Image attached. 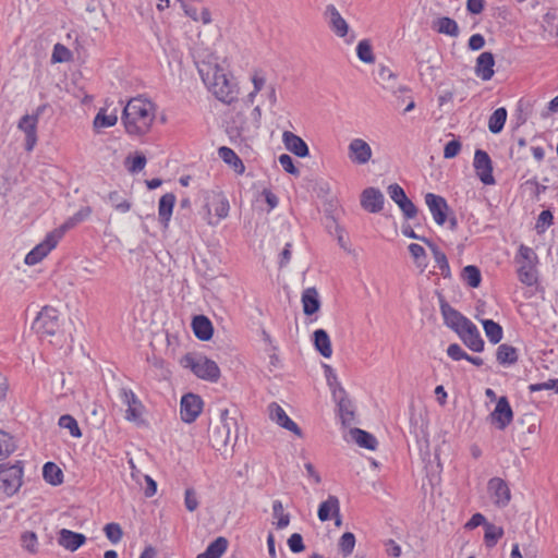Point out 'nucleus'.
I'll return each instance as SVG.
<instances>
[{
    "instance_id": "obj_62",
    "label": "nucleus",
    "mask_w": 558,
    "mask_h": 558,
    "mask_svg": "<svg viewBox=\"0 0 558 558\" xmlns=\"http://www.w3.org/2000/svg\"><path fill=\"white\" fill-rule=\"evenodd\" d=\"M531 390L539 391V390H555L558 393V378L557 379H548L542 384H536L531 386Z\"/></svg>"
},
{
    "instance_id": "obj_16",
    "label": "nucleus",
    "mask_w": 558,
    "mask_h": 558,
    "mask_svg": "<svg viewBox=\"0 0 558 558\" xmlns=\"http://www.w3.org/2000/svg\"><path fill=\"white\" fill-rule=\"evenodd\" d=\"M490 417L492 422L495 423L499 429H505L512 422L513 412L506 397L498 399Z\"/></svg>"
},
{
    "instance_id": "obj_44",
    "label": "nucleus",
    "mask_w": 558,
    "mask_h": 558,
    "mask_svg": "<svg viewBox=\"0 0 558 558\" xmlns=\"http://www.w3.org/2000/svg\"><path fill=\"white\" fill-rule=\"evenodd\" d=\"M274 517L277 519V529H286L290 523V515L283 512V506L280 500L272 502Z\"/></svg>"
},
{
    "instance_id": "obj_1",
    "label": "nucleus",
    "mask_w": 558,
    "mask_h": 558,
    "mask_svg": "<svg viewBox=\"0 0 558 558\" xmlns=\"http://www.w3.org/2000/svg\"><path fill=\"white\" fill-rule=\"evenodd\" d=\"M197 69L204 84L218 100L230 105L236 99V85L227 77L216 61H202L197 64Z\"/></svg>"
},
{
    "instance_id": "obj_3",
    "label": "nucleus",
    "mask_w": 558,
    "mask_h": 558,
    "mask_svg": "<svg viewBox=\"0 0 558 558\" xmlns=\"http://www.w3.org/2000/svg\"><path fill=\"white\" fill-rule=\"evenodd\" d=\"M182 365L190 368L192 373L207 381L215 383L220 377V369L217 363L201 354H187L182 360Z\"/></svg>"
},
{
    "instance_id": "obj_20",
    "label": "nucleus",
    "mask_w": 558,
    "mask_h": 558,
    "mask_svg": "<svg viewBox=\"0 0 558 558\" xmlns=\"http://www.w3.org/2000/svg\"><path fill=\"white\" fill-rule=\"evenodd\" d=\"M86 542V537L82 533L62 529L59 532L58 544L66 550L75 551Z\"/></svg>"
},
{
    "instance_id": "obj_54",
    "label": "nucleus",
    "mask_w": 558,
    "mask_h": 558,
    "mask_svg": "<svg viewBox=\"0 0 558 558\" xmlns=\"http://www.w3.org/2000/svg\"><path fill=\"white\" fill-rule=\"evenodd\" d=\"M388 194L397 205H400V203L408 198L404 190L397 183L390 184L388 186Z\"/></svg>"
},
{
    "instance_id": "obj_8",
    "label": "nucleus",
    "mask_w": 558,
    "mask_h": 558,
    "mask_svg": "<svg viewBox=\"0 0 558 558\" xmlns=\"http://www.w3.org/2000/svg\"><path fill=\"white\" fill-rule=\"evenodd\" d=\"M204 402L196 393H185L180 401V416L184 423L191 424L197 420L203 411Z\"/></svg>"
},
{
    "instance_id": "obj_59",
    "label": "nucleus",
    "mask_w": 558,
    "mask_h": 558,
    "mask_svg": "<svg viewBox=\"0 0 558 558\" xmlns=\"http://www.w3.org/2000/svg\"><path fill=\"white\" fill-rule=\"evenodd\" d=\"M407 219H413L417 215V208L413 202L407 198L404 202L398 205Z\"/></svg>"
},
{
    "instance_id": "obj_56",
    "label": "nucleus",
    "mask_w": 558,
    "mask_h": 558,
    "mask_svg": "<svg viewBox=\"0 0 558 558\" xmlns=\"http://www.w3.org/2000/svg\"><path fill=\"white\" fill-rule=\"evenodd\" d=\"M279 162L282 166V168L286 170V172L293 174V175L300 174V170L294 166L293 159L290 155H288V154L280 155Z\"/></svg>"
},
{
    "instance_id": "obj_17",
    "label": "nucleus",
    "mask_w": 558,
    "mask_h": 558,
    "mask_svg": "<svg viewBox=\"0 0 558 558\" xmlns=\"http://www.w3.org/2000/svg\"><path fill=\"white\" fill-rule=\"evenodd\" d=\"M385 197L379 189L367 187L361 194V206L368 213L376 214L383 210Z\"/></svg>"
},
{
    "instance_id": "obj_57",
    "label": "nucleus",
    "mask_w": 558,
    "mask_h": 558,
    "mask_svg": "<svg viewBox=\"0 0 558 558\" xmlns=\"http://www.w3.org/2000/svg\"><path fill=\"white\" fill-rule=\"evenodd\" d=\"M461 150V143L458 140H452L445 145L444 157L446 159L454 158Z\"/></svg>"
},
{
    "instance_id": "obj_6",
    "label": "nucleus",
    "mask_w": 558,
    "mask_h": 558,
    "mask_svg": "<svg viewBox=\"0 0 558 558\" xmlns=\"http://www.w3.org/2000/svg\"><path fill=\"white\" fill-rule=\"evenodd\" d=\"M121 403L125 407V420L133 423L142 422L145 405L130 388H121L119 391Z\"/></svg>"
},
{
    "instance_id": "obj_19",
    "label": "nucleus",
    "mask_w": 558,
    "mask_h": 558,
    "mask_svg": "<svg viewBox=\"0 0 558 558\" xmlns=\"http://www.w3.org/2000/svg\"><path fill=\"white\" fill-rule=\"evenodd\" d=\"M58 242L48 233L45 240L37 244L25 257V264L35 265L46 257L56 246Z\"/></svg>"
},
{
    "instance_id": "obj_25",
    "label": "nucleus",
    "mask_w": 558,
    "mask_h": 558,
    "mask_svg": "<svg viewBox=\"0 0 558 558\" xmlns=\"http://www.w3.org/2000/svg\"><path fill=\"white\" fill-rule=\"evenodd\" d=\"M192 329L197 339L207 341L213 337L214 328L211 322L204 315L193 318Z\"/></svg>"
},
{
    "instance_id": "obj_64",
    "label": "nucleus",
    "mask_w": 558,
    "mask_h": 558,
    "mask_svg": "<svg viewBox=\"0 0 558 558\" xmlns=\"http://www.w3.org/2000/svg\"><path fill=\"white\" fill-rule=\"evenodd\" d=\"M461 279H481V270L477 266H465L460 275Z\"/></svg>"
},
{
    "instance_id": "obj_29",
    "label": "nucleus",
    "mask_w": 558,
    "mask_h": 558,
    "mask_svg": "<svg viewBox=\"0 0 558 558\" xmlns=\"http://www.w3.org/2000/svg\"><path fill=\"white\" fill-rule=\"evenodd\" d=\"M301 301L306 315L315 314L320 307L319 295L315 288L304 290Z\"/></svg>"
},
{
    "instance_id": "obj_37",
    "label": "nucleus",
    "mask_w": 558,
    "mask_h": 558,
    "mask_svg": "<svg viewBox=\"0 0 558 558\" xmlns=\"http://www.w3.org/2000/svg\"><path fill=\"white\" fill-rule=\"evenodd\" d=\"M507 120V110L504 107L496 109L488 121V129L492 133L498 134L502 131Z\"/></svg>"
},
{
    "instance_id": "obj_26",
    "label": "nucleus",
    "mask_w": 558,
    "mask_h": 558,
    "mask_svg": "<svg viewBox=\"0 0 558 558\" xmlns=\"http://www.w3.org/2000/svg\"><path fill=\"white\" fill-rule=\"evenodd\" d=\"M213 205L215 206V214H216V217H217V220L214 221L211 219V208H210V205L209 204H206L205 208H206V219H207V222L209 225H216L219 220L226 218L228 216V213H229V202L226 197L221 196V195H217L215 198H214V203Z\"/></svg>"
},
{
    "instance_id": "obj_49",
    "label": "nucleus",
    "mask_w": 558,
    "mask_h": 558,
    "mask_svg": "<svg viewBox=\"0 0 558 558\" xmlns=\"http://www.w3.org/2000/svg\"><path fill=\"white\" fill-rule=\"evenodd\" d=\"M526 141L521 137L518 140L517 147H512L510 149V158L520 161L527 158V150H526Z\"/></svg>"
},
{
    "instance_id": "obj_38",
    "label": "nucleus",
    "mask_w": 558,
    "mask_h": 558,
    "mask_svg": "<svg viewBox=\"0 0 558 558\" xmlns=\"http://www.w3.org/2000/svg\"><path fill=\"white\" fill-rule=\"evenodd\" d=\"M497 361L501 365L514 364L518 361L517 349L505 343L500 344L497 349Z\"/></svg>"
},
{
    "instance_id": "obj_21",
    "label": "nucleus",
    "mask_w": 558,
    "mask_h": 558,
    "mask_svg": "<svg viewBox=\"0 0 558 558\" xmlns=\"http://www.w3.org/2000/svg\"><path fill=\"white\" fill-rule=\"evenodd\" d=\"M269 415H270V418L274 422H276L278 425H280L281 427H283L296 435H301V429L299 428L296 423H294L287 415L286 411L277 403H271L269 405Z\"/></svg>"
},
{
    "instance_id": "obj_51",
    "label": "nucleus",
    "mask_w": 558,
    "mask_h": 558,
    "mask_svg": "<svg viewBox=\"0 0 558 558\" xmlns=\"http://www.w3.org/2000/svg\"><path fill=\"white\" fill-rule=\"evenodd\" d=\"M198 498L194 488H186L184 493V506L187 511L193 512L198 508Z\"/></svg>"
},
{
    "instance_id": "obj_10",
    "label": "nucleus",
    "mask_w": 558,
    "mask_h": 558,
    "mask_svg": "<svg viewBox=\"0 0 558 558\" xmlns=\"http://www.w3.org/2000/svg\"><path fill=\"white\" fill-rule=\"evenodd\" d=\"M537 256L535 252L525 245H521L515 257L518 274L521 279H531L535 272Z\"/></svg>"
},
{
    "instance_id": "obj_31",
    "label": "nucleus",
    "mask_w": 558,
    "mask_h": 558,
    "mask_svg": "<svg viewBox=\"0 0 558 558\" xmlns=\"http://www.w3.org/2000/svg\"><path fill=\"white\" fill-rule=\"evenodd\" d=\"M218 155L226 163L231 166L236 173L242 174L244 172V163L231 148L222 146L218 149Z\"/></svg>"
},
{
    "instance_id": "obj_40",
    "label": "nucleus",
    "mask_w": 558,
    "mask_h": 558,
    "mask_svg": "<svg viewBox=\"0 0 558 558\" xmlns=\"http://www.w3.org/2000/svg\"><path fill=\"white\" fill-rule=\"evenodd\" d=\"M483 327L488 340L496 344L502 339V328L492 319L483 320Z\"/></svg>"
},
{
    "instance_id": "obj_36",
    "label": "nucleus",
    "mask_w": 558,
    "mask_h": 558,
    "mask_svg": "<svg viewBox=\"0 0 558 558\" xmlns=\"http://www.w3.org/2000/svg\"><path fill=\"white\" fill-rule=\"evenodd\" d=\"M227 549V541L223 537H218L208 545L204 553L199 554L196 558H220Z\"/></svg>"
},
{
    "instance_id": "obj_45",
    "label": "nucleus",
    "mask_w": 558,
    "mask_h": 558,
    "mask_svg": "<svg viewBox=\"0 0 558 558\" xmlns=\"http://www.w3.org/2000/svg\"><path fill=\"white\" fill-rule=\"evenodd\" d=\"M14 448L13 438L8 433L0 430V460L9 457Z\"/></svg>"
},
{
    "instance_id": "obj_30",
    "label": "nucleus",
    "mask_w": 558,
    "mask_h": 558,
    "mask_svg": "<svg viewBox=\"0 0 558 558\" xmlns=\"http://www.w3.org/2000/svg\"><path fill=\"white\" fill-rule=\"evenodd\" d=\"M314 344L316 350L326 359L332 355L331 341L328 333L324 329L314 331Z\"/></svg>"
},
{
    "instance_id": "obj_63",
    "label": "nucleus",
    "mask_w": 558,
    "mask_h": 558,
    "mask_svg": "<svg viewBox=\"0 0 558 558\" xmlns=\"http://www.w3.org/2000/svg\"><path fill=\"white\" fill-rule=\"evenodd\" d=\"M146 166V157L144 155H136L133 160H132V163L128 167V170L131 172V173H136V172H140L142 171Z\"/></svg>"
},
{
    "instance_id": "obj_35",
    "label": "nucleus",
    "mask_w": 558,
    "mask_h": 558,
    "mask_svg": "<svg viewBox=\"0 0 558 558\" xmlns=\"http://www.w3.org/2000/svg\"><path fill=\"white\" fill-rule=\"evenodd\" d=\"M484 544L487 548H493L497 545L498 541L504 536L505 532L501 526H497L490 522L484 527Z\"/></svg>"
},
{
    "instance_id": "obj_50",
    "label": "nucleus",
    "mask_w": 558,
    "mask_h": 558,
    "mask_svg": "<svg viewBox=\"0 0 558 558\" xmlns=\"http://www.w3.org/2000/svg\"><path fill=\"white\" fill-rule=\"evenodd\" d=\"M553 221H554V216L551 214V211L549 209H546V210H543L538 218H537V222H536V230L538 233H542L544 232L549 226L553 225Z\"/></svg>"
},
{
    "instance_id": "obj_5",
    "label": "nucleus",
    "mask_w": 558,
    "mask_h": 558,
    "mask_svg": "<svg viewBox=\"0 0 558 558\" xmlns=\"http://www.w3.org/2000/svg\"><path fill=\"white\" fill-rule=\"evenodd\" d=\"M32 328L43 337L54 336L60 329L58 311L50 306H45L33 322Z\"/></svg>"
},
{
    "instance_id": "obj_47",
    "label": "nucleus",
    "mask_w": 558,
    "mask_h": 558,
    "mask_svg": "<svg viewBox=\"0 0 558 558\" xmlns=\"http://www.w3.org/2000/svg\"><path fill=\"white\" fill-rule=\"evenodd\" d=\"M355 546V536L351 532L342 534L339 541V548L344 556L352 554Z\"/></svg>"
},
{
    "instance_id": "obj_48",
    "label": "nucleus",
    "mask_w": 558,
    "mask_h": 558,
    "mask_svg": "<svg viewBox=\"0 0 558 558\" xmlns=\"http://www.w3.org/2000/svg\"><path fill=\"white\" fill-rule=\"evenodd\" d=\"M106 537L112 543L118 544L123 535L122 529L118 523H108L104 527Z\"/></svg>"
},
{
    "instance_id": "obj_61",
    "label": "nucleus",
    "mask_w": 558,
    "mask_h": 558,
    "mask_svg": "<svg viewBox=\"0 0 558 558\" xmlns=\"http://www.w3.org/2000/svg\"><path fill=\"white\" fill-rule=\"evenodd\" d=\"M288 546L292 553H301L304 550L303 538L301 534L294 533L288 539Z\"/></svg>"
},
{
    "instance_id": "obj_11",
    "label": "nucleus",
    "mask_w": 558,
    "mask_h": 558,
    "mask_svg": "<svg viewBox=\"0 0 558 558\" xmlns=\"http://www.w3.org/2000/svg\"><path fill=\"white\" fill-rule=\"evenodd\" d=\"M373 156L372 147L362 138H353L348 146V158L354 165H365Z\"/></svg>"
},
{
    "instance_id": "obj_42",
    "label": "nucleus",
    "mask_w": 558,
    "mask_h": 558,
    "mask_svg": "<svg viewBox=\"0 0 558 558\" xmlns=\"http://www.w3.org/2000/svg\"><path fill=\"white\" fill-rule=\"evenodd\" d=\"M58 424L61 428L68 429L72 437L78 438L82 436L78 424L72 415H69V414L61 415Z\"/></svg>"
},
{
    "instance_id": "obj_4",
    "label": "nucleus",
    "mask_w": 558,
    "mask_h": 558,
    "mask_svg": "<svg viewBox=\"0 0 558 558\" xmlns=\"http://www.w3.org/2000/svg\"><path fill=\"white\" fill-rule=\"evenodd\" d=\"M23 468L16 464H0V497H11L22 486Z\"/></svg>"
},
{
    "instance_id": "obj_46",
    "label": "nucleus",
    "mask_w": 558,
    "mask_h": 558,
    "mask_svg": "<svg viewBox=\"0 0 558 558\" xmlns=\"http://www.w3.org/2000/svg\"><path fill=\"white\" fill-rule=\"evenodd\" d=\"M118 121V117L116 114H106L105 110H100L95 119H94V128H110L113 126Z\"/></svg>"
},
{
    "instance_id": "obj_32",
    "label": "nucleus",
    "mask_w": 558,
    "mask_h": 558,
    "mask_svg": "<svg viewBox=\"0 0 558 558\" xmlns=\"http://www.w3.org/2000/svg\"><path fill=\"white\" fill-rule=\"evenodd\" d=\"M433 28L439 34H445L451 37L459 35V27L454 20L444 16L433 22Z\"/></svg>"
},
{
    "instance_id": "obj_43",
    "label": "nucleus",
    "mask_w": 558,
    "mask_h": 558,
    "mask_svg": "<svg viewBox=\"0 0 558 558\" xmlns=\"http://www.w3.org/2000/svg\"><path fill=\"white\" fill-rule=\"evenodd\" d=\"M182 8L185 14L194 21H202L204 24H208L211 21L210 13L206 8H202L201 14H198L197 9L189 4V2L182 4Z\"/></svg>"
},
{
    "instance_id": "obj_18",
    "label": "nucleus",
    "mask_w": 558,
    "mask_h": 558,
    "mask_svg": "<svg viewBox=\"0 0 558 558\" xmlns=\"http://www.w3.org/2000/svg\"><path fill=\"white\" fill-rule=\"evenodd\" d=\"M38 117L26 114L19 122V129L25 133V149L32 151L37 143Z\"/></svg>"
},
{
    "instance_id": "obj_7",
    "label": "nucleus",
    "mask_w": 558,
    "mask_h": 558,
    "mask_svg": "<svg viewBox=\"0 0 558 558\" xmlns=\"http://www.w3.org/2000/svg\"><path fill=\"white\" fill-rule=\"evenodd\" d=\"M438 301L444 324L456 333H460L470 319L449 305L441 294H438Z\"/></svg>"
},
{
    "instance_id": "obj_39",
    "label": "nucleus",
    "mask_w": 558,
    "mask_h": 558,
    "mask_svg": "<svg viewBox=\"0 0 558 558\" xmlns=\"http://www.w3.org/2000/svg\"><path fill=\"white\" fill-rule=\"evenodd\" d=\"M21 547L29 554L38 551V537L33 531H24L20 535Z\"/></svg>"
},
{
    "instance_id": "obj_15",
    "label": "nucleus",
    "mask_w": 558,
    "mask_h": 558,
    "mask_svg": "<svg viewBox=\"0 0 558 558\" xmlns=\"http://www.w3.org/2000/svg\"><path fill=\"white\" fill-rule=\"evenodd\" d=\"M462 342L474 352H482L484 350V340L476 325L471 320L465 327L457 333Z\"/></svg>"
},
{
    "instance_id": "obj_33",
    "label": "nucleus",
    "mask_w": 558,
    "mask_h": 558,
    "mask_svg": "<svg viewBox=\"0 0 558 558\" xmlns=\"http://www.w3.org/2000/svg\"><path fill=\"white\" fill-rule=\"evenodd\" d=\"M352 439L362 448L368 450H375L378 441L371 433L365 432L360 428H354L351 430Z\"/></svg>"
},
{
    "instance_id": "obj_55",
    "label": "nucleus",
    "mask_w": 558,
    "mask_h": 558,
    "mask_svg": "<svg viewBox=\"0 0 558 558\" xmlns=\"http://www.w3.org/2000/svg\"><path fill=\"white\" fill-rule=\"evenodd\" d=\"M109 199L113 206L122 213H126L131 208V203L126 199H122L119 192L117 191H113L109 194Z\"/></svg>"
},
{
    "instance_id": "obj_13",
    "label": "nucleus",
    "mask_w": 558,
    "mask_h": 558,
    "mask_svg": "<svg viewBox=\"0 0 558 558\" xmlns=\"http://www.w3.org/2000/svg\"><path fill=\"white\" fill-rule=\"evenodd\" d=\"M487 489L490 498L497 507H506L510 501V489L507 483L500 477H493L488 481Z\"/></svg>"
},
{
    "instance_id": "obj_22",
    "label": "nucleus",
    "mask_w": 558,
    "mask_h": 558,
    "mask_svg": "<svg viewBox=\"0 0 558 558\" xmlns=\"http://www.w3.org/2000/svg\"><path fill=\"white\" fill-rule=\"evenodd\" d=\"M282 141L288 150L293 153L298 157H306L310 154L307 144L298 135L290 131H284L282 134Z\"/></svg>"
},
{
    "instance_id": "obj_27",
    "label": "nucleus",
    "mask_w": 558,
    "mask_h": 558,
    "mask_svg": "<svg viewBox=\"0 0 558 558\" xmlns=\"http://www.w3.org/2000/svg\"><path fill=\"white\" fill-rule=\"evenodd\" d=\"M339 512L340 501L338 497L330 495L319 505L317 515L322 522H325L333 518V515H338Z\"/></svg>"
},
{
    "instance_id": "obj_41",
    "label": "nucleus",
    "mask_w": 558,
    "mask_h": 558,
    "mask_svg": "<svg viewBox=\"0 0 558 558\" xmlns=\"http://www.w3.org/2000/svg\"><path fill=\"white\" fill-rule=\"evenodd\" d=\"M356 53L359 59L364 63H374L375 56L373 53L369 40L363 39L357 44Z\"/></svg>"
},
{
    "instance_id": "obj_53",
    "label": "nucleus",
    "mask_w": 558,
    "mask_h": 558,
    "mask_svg": "<svg viewBox=\"0 0 558 558\" xmlns=\"http://www.w3.org/2000/svg\"><path fill=\"white\" fill-rule=\"evenodd\" d=\"M71 51L61 44H57L52 52L53 62H66L71 59Z\"/></svg>"
},
{
    "instance_id": "obj_23",
    "label": "nucleus",
    "mask_w": 558,
    "mask_h": 558,
    "mask_svg": "<svg viewBox=\"0 0 558 558\" xmlns=\"http://www.w3.org/2000/svg\"><path fill=\"white\" fill-rule=\"evenodd\" d=\"M495 58L492 52H482L476 59L475 73L483 81H488L494 76Z\"/></svg>"
},
{
    "instance_id": "obj_12",
    "label": "nucleus",
    "mask_w": 558,
    "mask_h": 558,
    "mask_svg": "<svg viewBox=\"0 0 558 558\" xmlns=\"http://www.w3.org/2000/svg\"><path fill=\"white\" fill-rule=\"evenodd\" d=\"M425 203L435 222L438 226H444L448 218V211L450 210L447 201L440 195L427 193L425 195Z\"/></svg>"
},
{
    "instance_id": "obj_34",
    "label": "nucleus",
    "mask_w": 558,
    "mask_h": 558,
    "mask_svg": "<svg viewBox=\"0 0 558 558\" xmlns=\"http://www.w3.org/2000/svg\"><path fill=\"white\" fill-rule=\"evenodd\" d=\"M44 480L53 485H60L63 482V473L61 469L53 462H47L43 468Z\"/></svg>"
},
{
    "instance_id": "obj_9",
    "label": "nucleus",
    "mask_w": 558,
    "mask_h": 558,
    "mask_svg": "<svg viewBox=\"0 0 558 558\" xmlns=\"http://www.w3.org/2000/svg\"><path fill=\"white\" fill-rule=\"evenodd\" d=\"M473 166L482 183L486 185L495 184L496 181L493 175V161L485 150H475Z\"/></svg>"
},
{
    "instance_id": "obj_58",
    "label": "nucleus",
    "mask_w": 558,
    "mask_h": 558,
    "mask_svg": "<svg viewBox=\"0 0 558 558\" xmlns=\"http://www.w3.org/2000/svg\"><path fill=\"white\" fill-rule=\"evenodd\" d=\"M447 354L453 361L465 360V357H468V353L458 343H451L447 348Z\"/></svg>"
},
{
    "instance_id": "obj_52",
    "label": "nucleus",
    "mask_w": 558,
    "mask_h": 558,
    "mask_svg": "<svg viewBox=\"0 0 558 558\" xmlns=\"http://www.w3.org/2000/svg\"><path fill=\"white\" fill-rule=\"evenodd\" d=\"M78 223L77 219L72 216L70 217L63 225H61L59 228L54 229L53 231L49 232L57 242L64 235V233L75 227Z\"/></svg>"
},
{
    "instance_id": "obj_60",
    "label": "nucleus",
    "mask_w": 558,
    "mask_h": 558,
    "mask_svg": "<svg viewBox=\"0 0 558 558\" xmlns=\"http://www.w3.org/2000/svg\"><path fill=\"white\" fill-rule=\"evenodd\" d=\"M487 523H488V521L486 520L484 514L477 512V513H474L471 517V519L464 524V529L471 531V530L476 529L480 525H483L485 527Z\"/></svg>"
},
{
    "instance_id": "obj_24",
    "label": "nucleus",
    "mask_w": 558,
    "mask_h": 558,
    "mask_svg": "<svg viewBox=\"0 0 558 558\" xmlns=\"http://www.w3.org/2000/svg\"><path fill=\"white\" fill-rule=\"evenodd\" d=\"M326 14L329 16V25L337 36L344 37L348 35L349 25L335 5L329 4L326 8Z\"/></svg>"
},
{
    "instance_id": "obj_28",
    "label": "nucleus",
    "mask_w": 558,
    "mask_h": 558,
    "mask_svg": "<svg viewBox=\"0 0 558 558\" xmlns=\"http://www.w3.org/2000/svg\"><path fill=\"white\" fill-rule=\"evenodd\" d=\"M174 204L175 195L173 193H166L159 199L158 216L165 228L168 227Z\"/></svg>"
},
{
    "instance_id": "obj_2",
    "label": "nucleus",
    "mask_w": 558,
    "mask_h": 558,
    "mask_svg": "<svg viewBox=\"0 0 558 558\" xmlns=\"http://www.w3.org/2000/svg\"><path fill=\"white\" fill-rule=\"evenodd\" d=\"M155 105L144 98L137 97L129 100L122 112L125 131L130 135L146 134L155 120Z\"/></svg>"
},
{
    "instance_id": "obj_14",
    "label": "nucleus",
    "mask_w": 558,
    "mask_h": 558,
    "mask_svg": "<svg viewBox=\"0 0 558 558\" xmlns=\"http://www.w3.org/2000/svg\"><path fill=\"white\" fill-rule=\"evenodd\" d=\"M332 397L337 402L342 423L350 424L354 418V407L348 398L345 390L340 385H337L332 389Z\"/></svg>"
}]
</instances>
